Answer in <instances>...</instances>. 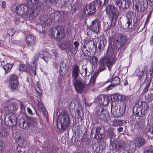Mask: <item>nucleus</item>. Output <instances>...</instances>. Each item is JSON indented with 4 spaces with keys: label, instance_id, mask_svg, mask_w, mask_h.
<instances>
[{
    "label": "nucleus",
    "instance_id": "aec40b11",
    "mask_svg": "<svg viewBox=\"0 0 153 153\" xmlns=\"http://www.w3.org/2000/svg\"><path fill=\"white\" fill-rule=\"evenodd\" d=\"M133 113L136 117L138 116L139 117H142L145 115L142 111L141 107H134L133 109Z\"/></svg>",
    "mask_w": 153,
    "mask_h": 153
},
{
    "label": "nucleus",
    "instance_id": "cd10ccee",
    "mask_svg": "<svg viewBox=\"0 0 153 153\" xmlns=\"http://www.w3.org/2000/svg\"><path fill=\"white\" fill-rule=\"evenodd\" d=\"M18 108V106L16 102H12L8 106L7 108L9 111L11 112L15 111Z\"/></svg>",
    "mask_w": 153,
    "mask_h": 153
},
{
    "label": "nucleus",
    "instance_id": "13d9d810",
    "mask_svg": "<svg viewBox=\"0 0 153 153\" xmlns=\"http://www.w3.org/2000/svg\"><path fill=\"white\" fill-rule=\"evenodd\" d=\"M148 71L147 67L146 66H144L143 67V69L141 71V72L144 73L146 74Z\"/></svg>",
    "mask_w": 153,
    "mask_h": 153
},
{
    "label": "nucleus",
    "instance_id": "8fccbe9b",
    "mask_svg": "<svg viewBox=\"0 0 153 153\" xmlns=\"http://www.w3.org/2000/svg\"><path fill=\"white\" fill-rule=\"evenodd\" d=\"M146 74L144 73L143 72H140L139 76V80L140 81H142L144 79L145 76V74Z\"/></svg>",
    "mask_w": 153,
    "mask_h": 153
},
{
    "label": "nucleus",
    "instance_id": "f03ea898",
    "mask_svg": "<svg viewBox=\"0 0 153 153\" xmlns=\"http://www.w3.org/2000/svg\"><path fill=\"white\" fill-rule=\"evenodd\" d=\"M114 52L113 48H111L110 50L108 48L105 56L99 60V65L97 71L95 72V73L98 74L100 72L104 71L106 68L105 65L109 71H111L113 64L117 60L116 53Z\"/></svg>",
    "mask_w": 153,
    "mask_h": 153
},
{
    "label": "nucleus",
    "instance_id": "9d476101",
    "mask_svg": "<svg viewBox=\"0 0 153 153\" xmlns=\"http://www.w3.org/2000/svg\"><path fill=\"white\" fill-rule=\"evenodd\" d=\"M116 6L120 9H126L129 7L131 4V0H114Z\"/></svg>",
    "mask_w": 153,
    "mask_h": 153
},
{
    "label": "nucleus",
    "instance_id": "e2e57ef3",
    "mask_svg": "<svg viewBox=\"0 0 153 153\" xmlns=\"http://www.w3.org/2000/svg\"><path fill=\"white\" fill-rule=\"evenodd\" d=\"M87 47L85 45V43L83 44V43H82L81 47V50L82 52L84 51V49H85Z\"/></svg>",
    "mask_w": 153,
    "mask_h": 153
},
{
    "label": "nucleus",
    "instance_id": "393cba45",
    "mask_svg": "<svg viewBox=\"0 0 153 153\" xmlns=\"http://www.w3.org/2000/svg\"><path fill=\"white\" fill-rule=\"evenodd\" d=\"M151 82V81L146 82V80H145L141 84L140 87L144 88L143 92L144 93H146L148 91V89L150 86Z\"/></svg>",
    "mask_w": 153,
    "mask_h": 153
},
{
    "label": "nucleus",
    "instance_id": "052dcab7",
    "mask_svg": "<svg viewBox=\"0 0 153 153\" xmlns=\"http://www.w3.org/2000/svg\"><path fill=\"white\" fill-rule=\"evenodd\" d=\"M117 126H122L123 124V121L121 120H118L117 122Z\"/></svg>",
    "mask_w": 153,
    "mask_h": 153
},
{
    "label": "nucleus",
    "instance_id": "2f4dec72",
    "mask_svg": "<svg viewBox=\"0 0 153 153\" xmlns=\"http://www.w3.org/2000/svg\"><path fill=\"white\" fill-rule=\"evenodd\" d=\"M63 14L64 13L63 12H61L59 11H56L55 13H52L51 15H53L55 16H58L57 19H58V21L59 22H60V19L61 20V21L62 22V20L63 18Z\"/></svg>",
    "mask_w": 153,
    "mask_h": 153
},
{
    "label": "nucleus",
    "instance_id": "4d7b16f0",
    "mask_svg": "<svg viewBox=\"0 0 153 153\" xmlns=\"http://www.w3.org/2000/svg\"><path fill=\"white\" fill-rule=\"evenodd\" d=\"M88 44H89V45L90 44H92L94 48H96L97 47V45H95L94 41L90 40L88 41V44H87L88 45Z\"/></svg>",
    "mask_w": 153,
    "mask_h": 153
},
{
    "label": "nucleus",
    "instance_id": "774afa93",
    "mask_svg": "<svg viewBox=\"0 0 153 153\" xmlns=\"http://www.w3.org/2000/svg\"><path fill=\"white\" fill-rule=\"evenodd\" d=\"M150 44L151 46H153V35L150 38Z\"/></svg>",
    "mask_w": 153,
    "mask_h": 153
},
{
    "label": "nucleus",
    "instance_id": "5fc2aeb1",
    "mask_svg": "<svg viewBox=\"0 0 153 153\" xmlns=\"http://www.w3.org/2000/svg\"><path fill=\"white\" fill-rule=\"evenodd\" d=\"M126 24L128 25V26H130L132 23V18H127Z\"/></svg>",
    "mask_w": 153,
    "mask_h": 153
},
{
    "label": "nucleus",
    "instance_id": "6e6552de",
    "mask_svg": "<svg viewBox=\"0 0 153 153\" xmlns=\"http://www.w3.org/2000/svg\"><path fill=\"white\" fill-rule=\"evenodd\" d=\"M146 143L144 138L142 137H138L136 138L133 143L130 144V148L135 150L137 149H140Z\"/></svg>",
    "mask_w": 153,
    "mask_h": 153
},
{
    "label": "nucleus",
    "instance_id": "09e8293b",
    "mask_svg": "<svg viewBox=\"0 0 153 153\" xmlns=\"http://www.w3.org/2000/svg\"><path fill=\"white\" fill-rule=\"evenodd\" d=\"M19 102L21 111L23 113L25 112V109L24 104L21 102L18 101Z\"/></svg>",
    "mask_w": 153,
    "mask_h": 153
},
{
    "label": "nucleus",
    "instance_id": "1a4fd4ad",
    "mask_svg": "<svg viewBox=\"0 0 153 153\" xmlns=\"http://www.w3.org/2000/svg\"><path fill=\"white\" fill-rule=\"evenodd\" d=\"M17 120L18 118L17 115L14 114H11L8 117L5 118L4 119L5 124L8 126H14L17 124Z\"/></svg>",
    "mask_w": 153,
    "mask_h": 153
},
{
    "label": "nucleus",
    "instance_id": "dca6fc26",
    "mask_svg": "<svg viewBox=\"0 0 153 153\" xmlns=\"http://www.w3.org/2000/svg\"><path fill=\"white\" fill-rule=\"evenodd\" d=\"M87 27L92 31L98 33L99 30V22L97 20L95 19L91 22V25L90 26L87 25Z\"/></svg>",
    "mask_w": 153,
    "mask_h": 153
},
{
    "label": "nucleus",
    "instance_id": "69168bd1",
    "mask_svg": "<svg viewBox=\"0 0 153 153\" xmlns=\"http://www.w3.org/2000/svg\"><path fill=\"white\" fill-rule=\"evenodd\" d=\"M43 104L41 102L39 101L38 102V107L42 108H43Z\"/></svg>",
    "mask_w": 153,
    "mask_h": 153
},
{
    "label": "nucleus",
    "instance_id": "a878e982",
    "mask_svg": "<svg viewBox=\"0 0 153 153\" xmlns=\"http://www.w3.org/2000/svg\"><path fill=\"white\" fill-rule=\"evenodd\" d=\"M38 55L39 57L43 59L46 62L48 61V58L50 57L49 53L47 51H41L39 53Z\"/></svg>",
    "mask_w": 153,
    "mask_h": 153
},
{
    "label": "nucleus",
    "instance_id": "79ce46f5",
    "mask_svg": "<svg viewBox=\"0 0 153 153\" xmlns=\"http://www.w3.org/2000/svg\"><path fill=\"white\" fill-rule=\"evenodd\" d=\"M74 45L75 47L74 48H73V49H74V52H75L76 53L78 50V47L79 46V43L78 42L76 41L74 42Z\"/></svg>",
    "mask_w": 153,
    "mask_h": 153
},
{
    "label": "nucleus",
    "instance_id": "49530a36",
    "mask_svg": "<svg viewBox=\"0 0 153 153\" xmlns=\"http://www.w3.org/2000/svg\"><path fill=\"white\" fill-rule=\"evenodd\" d=\"M69 104L70 105L69 108L70 109V111L71 112V110H73L75 108V103L72 102H70Z\"/></svg>",
    "mask_w": 153,
    "mask_h": 153
},
{
    "label": "nucleus",
    "instance_id": "412c9836",
    "mask_svg": "<svg viewBox=\"0 0 153 153\" xmlns=\"http://www.w3.org/2000/svg\"><path fill=\"white\" fill-rule=\"evenodd\" d=\"M34 2L33 3V4H34L33 5V6L32 7L33 9V10H31L29 14V17L31 19H33L34 17H36V15H37V14L36 15H35L34 14V13L35 11L36 10H37L38 9V3L39 1V0H34ZM29 1L30 2H32V0H29Z\"/></svg>",
    "mask_w": 153,
    "mask_h": 153
},
{
    "label": "nucleus",
    "instance_id": "72a5a7b5",
    "mask_svg": "<svg viewBox=\"0 0 153 153\" xmlns=\"http://www.w3.org/2000/svg\"><path fill=\"white\" fill-rule=\"evenodd\" d=\"M42 22L47 26H49L52 23V21L50 19L46 16L42 19Z\"/></svg>",
    "mask_w": 153,
    "mask_h": 153
},
{
    "label": "nucleus",
    "instance_id": "de8ad7c7",
    "mask_svg": "<svg viewBox=\"0 0 153 153\" xmlns=\"http://www.w3.org/2000/svg\"><path fill=\"white\" fill-rule=\"evenodd\" d=\"M113 114L116 117H120L122 115L121 113L119 110H118L116 112H115Z\"/></svg>",
    "mask_w": 153,
    "mask_h": 153
},
{
    "label": "nucleus",
    "instance_id": "680f3d73",
    "mask_svg": "<svg viewBox=\"0 0 153 153\" xmlns=\"http://www.w3.org/2000/svg\"><path fill=\"white\" fill-rule=\"evenodd\" d=\"M123 128L122 127L120 126L117 128V130L118 132L120 133L123 131Z\"/></svg>",
    "mask_w": 153,
    "mask_h": 153
},
{
    "label": "nucleus",
    "instance_id": "5701e85b",
    "mask_svg": "<svg viewBox=\"0 0 153 153\" xmlns=\"http://www.w3.org/2000/svg\"><path fill=\"white\" fill-rule=\"evenodd\" d=\"M145 120L144 119H141L139 120L137 123V129L142 131L144 128L145 126Z\"/></svg>",
    "mask_w": 153,
    "mask_h": 153
},
{
    "label": "nucleus",
    "instance_id": "f3484780",
    "mask_svg": "<svg viewBox=\"0 0 153 153\" xmlns=\"http://www.w3.org/2000/svg\"><path fill=\"white\" fill-rule=\"evenodd\" d=\"M84 10L85 13L88 15L93 14L96 12V7L92 2L86 6V10Z\"/></svg>",
    "mask_w": 153,
    "mask_h": 153
},
{
    "label": "nucleus",
    "instance_id": "0e129e2a",
    "mask_svg": "<svg viewBox=\"0 0 153 153\" xmlns=\"http://www.w3.org/2000/svg\"><path fill=\"white\" fill-rule=\"evenodd\" d=\"M1 7L2 8L4 9L6 7V2L4 1H1Z\"/></svg>",
    "mask_w": 153,
    "mask_h": 153
},
{
    "label": "nucleus",
    "instance_id": "b1692460",
    "mask_svg": "<svg viewBox=\"0 0 153 153\" xmlns=\"http://www.w3.org/2000/svg\"><path fill=\"white\" fill-rule=\"evenodd\" d=\"M107 82H111L115 87L119 85L120 83V79L117 76L112 77L108 79L107 81Z\"/></svg>",
    "mask_w": 153,
    "mask_h": 153
},
{
    "label": "nucleus",
    "instance_id": "c756f323",
    "mask_svg": "<svg viewBox=\"0 0 153 153\" xmlns=\"http://www.w3.org/2000/svg\"><path fill=\"white\" fill-rule=\"evenodd\" d=\"M26 70L25 71L27 72H32V73H33L34 75L36 74V67L35 64H33L32 68L29 65H26Z\"/></svg>",
    "mask_w": 153,
    "mask_h": 153
},
{
    "label": "nucleus",
    "instance_id": "f704fd0d",
    "mask_svg": "<svg viewBox=\"0 0 153 153\" xmlns=\"http://www.w3.org/2000/svg\"><path fill=\"white\" fill-rule=\"evenodd\" d=\"M111 112L112 113V114H114L118 110V105H117L115 102H111Z\"/></svg>",
    "mask_w": 153,
    "mask_h": 153
},
{
    "label": "nucleus",
    "instance_id": "bf43d9fd",
    "mask_svg": "<svg viewBox=\"0 0 153 153\" xmlns=\"http://www.w3.org/2000/svg\"><path fill=\"white\" fill-rule=\"evenodd\" d=\"M148 99L149 101H151L152 100H153V93H151L149 95Z\"/></svg>",
    "mask_w": 153,
    "mask_h": 153
},
{
    "label": "nucleus",
    "instance_id": "7ed1b4c3",
    "mask_svg": "<svg viewBox=\"0 0 153 153\" xmlns=\"http://www.w3.org/2000/svg\"><path fill=\"white\" fill-rule=\"evenodd\" d=\"M105 11L106 14L109 16L111 22L109 27L111 28H113L115 25L119 14L118 9L114 5L111 3L106 4L105 6Z\"/></svg>",
    "mask_w": 153,
    "mask_h": 153
},
{
    "label": "nucleus",
    "instance_id": "864d4df0",
    "mask_svg": "<svg viewBox=\"0 0 153 153\" xmlns=\"http://www.w3.org/2000/svg\"><path fill=\"white\" fill-rule=\"evenodd\" d=\"M26 65H20L19 70L20 71H25L26 69Z\"/></svg>",
    "mask_w": 153,
    "mask_h": 153
},
{
    "label": "nucleus",
    "instance_id": "473e14b6",
    "mask_svg": "<svg viewBox=\"0 0 153 153\" xmlns=\"http://www.w3.org/2000/svg\"><path fill=\"white\" fill-rule=\"evenodd\" d=\"M19 84V82L9 83V86L10 87L11 91H13L15 90H16L18 88Z\"/></svg>",
    "mask_w": 153,
    "mask_h": 153
},
{
    "label": "nucleus",
    "instance_id": "f8f14e48",
    "mask_svg": "<svg viewBox=\"0 0 153 153\" xmlns=\"http://www.w3.org/2000/svg\"><path fill=\"white\" fill-rule=\"evenodd\" d=\"M27 6L25 4H21L19 6L16 4L13 5L12 9L17 14L21 15L24 14V12L27 10Z\"/></svg>",
    "mask_w": 153,
    "mask_h": 153
},
{
    "label": "nucleus",
    "instance_id": "3c124183",
    "mask_svg": "<svg viewBox=\"0 0 153 153\" xmlns=\"http://www.w3.org/2000/svg\"><path fill=\"white\" fill-rule=\"evenodd\" d=\"M7 33L9 36H12L15 33V32L13 29H10L7 31Z\"/></svg>",
    "mask_w": 153,
    "mask_h": 153
},
{
    "label": "nucleus",
    "instance_id": "338daca9",
    "mask_svg": "<svg viewBox=\"0 0 153 153\" xmlns=\"http://www.w3.org/2000/svg\"><path fill=\"white\" fill-rule=\"evenodd\" d=\"M58 57V56L57 53H54L53 55H52V58L54 59H56Z\"/></svg>",
    "mask_w": 153,
    "mask_h": 153
},
{
    "label": "nucleus",
    "instance_id": "4468645a",
    "mask_svg": "<svg viewBox=\"0 0 153 153\" xmlns=\"http://www.w3.org/2000/svg\"><path fill=\"white\" fill-rule=\"evenodd\" d=\"M109 98H111L110 95H99L97 97V99L100 104L103 105H107L110 101Z\"/></svg>",
    "mask_w": 153,
    "mask_h": 153
},
{
    "label": "nucleus",
    "instance_id": "6ab92c4d",
    "mask_svg": "<svg viewBox=\"0 0 153 153\" xmlns=\"http://www.w3.org/2000/svg\"><path fill=\"white\" fill-rule=\"evenodd\" d=\"M95 6L99 10H101L108 3L105 0H94L92 2Z\"/></svg>",
    "mask_w": 153,
    "mask_h": 153
},
{
    "label": "nucleus",
    "instance_id": "37998d69",
    "mask_svg": "<svg viewBox=\"0 0 153 153\" xmlns=\"http://www.w3.org/2000/svg\"><path fill=\"white\" fill-rule=\"evenodd\" d=\"M46 3L50 4H55L57 3V0H45Z\"/></svg>",
    "mask_w": 153,
    "mask_h": 153
},
{
    "label": "nucleus",
    "instance_id": "9b49d317",
    "mask_svg": "<svg viewBox=\"0 0 153 153\" xmlns=\"http://www.w3.org/2000/svg\"><path fill=\"white\" fill-rule=\"evenodd\" d=\"M58 45L61 49H68L71 51L73 49L72 42L69 39L63 40L59 43Z\"/></svg>",
    "mask_w": 153,
    "mask_h": 153
},
{
    "label": "nucleus",
    "instance_id": "ea45409f",
    "mask_svg": "<svg viewBox=\"0 0 153 153\" xmlns=\"http://www.w3.org/2000/svg\"><path fill=\"white\" fill-rule=\"evenodd\" d=\"M101 129L100 126H97L96 127L95 133L94 135V138L95 139H97V137L98 135H99L100 131Z\"/></svg>",
    "mask_w": 153,
    "mask_h": 153
},
{
    "label": "nucleus",
    "instance_id": "e433bc0d",
    "mask_svg": "<svg viewBox=\"0 0 153 153\" xmlns=\"http://www.w3.org/2000/svg\"><path fill=\"white\" fill-rule=\"evenodd\" d=\"M126 146V144L124 143L123 142H122L118 143V147L119 148L120 150H125Z\"/></svg>",
    "mask_w": 153,
    "mask_h": 153
},
{
    "label": "nucleus",
    "instance_id": "c85d7f7f",
    "mask_svg": "<svg viewBox=\"0 0 153 153\" xmlns=\"http://www.w3.org/2000/svg\"><path fill=\"white\" fill-rule=\"evenodd\" d=\"M110 96L111 98V99L109 98L111 102H114L116 103L115 101L117 100H120L121 99V96L117 93H115L112 95H110Z\"/></svg>",
    "mask_w": 153,
    "mask_h": 153
},
{
    "label": "nucleus",
    "instance_id": "423d86ee",
    "mask_svg": "<svg viewBox=\"0 0 153 153\" xmlns=\"http://www.w3.org/2000/svg\"><path fill=\"white\" fill-rule=\"evenodd\" d=\"M38 119L36 117H27L26 120H21L20 122L19 125L20 127L23 129L27 130L28 129L30 126L32 127L36 125Z\"/></svg>",
    "mask_w": 153,
    "mask_h": 153
},
{
    "label": "nucleus",
    "instance_id": "39448f33",
    "mask_svg": "<svg viewBox=\"0 0 153 153\" xmlns=\"http://www.w3.org/2000/svg\"><path fill=\"white\" fill-rule=\"evenodd\" d=\"M71 124L70 116L68 114L65 112L62 114L61 118L57 122L58 128L62 132L68 130Z\"/></svg>",
    "mask_w": 153,
    "mask_h": 153
},
{
    "label": "nucleus",
    "instance_id": "603ef678",
    "mask_svg": "<svg viewBox=\"0 0 153 153\" xmlns=\"http://www.w3.org/2000/svg\"><path fill=\"white\" fill-rule=\"evenodd\" d=\"M115 87V86L111 83V84L109 85L106 88V91H109L111 89H112L114 88Z\"/></svg>",
    "mask_w": 153,
    "mask_h": 153
},
{
    "label": "nucleus",
    "instance_id": "58836bf2",
    "mask_svg": "<svg viewBox=\"0 0 153 153\" xmlns=\"http://www.w3.org/2000/svg\"><path fill=\"white\" fill-rule=\"evenodd\" d=\"M126 105L125 103H123L122 107L120 106L119 110L120 111V113L121 114L122 116H123L125 112L126 109Z\"/></svg>",
    "mask_w": 153,
    "mask_h": 153
},
{
    "label": "nucleus",
    "instance_id": "a19ab883",
    "mask_svg": "<svg viewBox=\"0 0 153 153\" xmlns=\"http://www.w3.org/2000/svg\"><path fill=\"white\" fill-rule=\"evenodd\" d=\"M36 30L38 31L39 32L44 33L45 32V31L43 30L42 25V24H39L37 25L36 27Z\"/></svg>",
    "mask_w": 153,
    "mask_h": 153
},
{
    "label": "nucleus",
    "instance_id": "bb28decb",
    "mask_svg": "<svg viewBox=\"0 0 153 153\" xmlns=\"http://www.w3.org/2000/svg\"><path fill=\"white\" fill-rule=\"evenodd\" d=\"M2 68L5 71V74L10 72L13 66V64L10 63H7L4 65H1Z\"/></svg>",
    "mask_w": 153,
    "mask_h": 153
},
{
    "label": "nucleus",
    "instance_id": "ddd939ff",
    "mask_svg": "<svg viewBox=\"0 0 153 153\" xmlns=\"http://www.w3.org/2000/svg\"><path fill=\"white\" fill-rule=\"evenodd\" d=\"M140 4L136 3L135 4V10L138 12H143L146 10L148 6V1L147 0H143L140 2L139 1Z\"/></svg>",
    "mask_w": 153,
    "mask_h": 153
},
{
    "label": "nucleus",
    "instance_id": "4c0bfd02",
    "mask_svg": "<svg viewBox=\"0 0 153 153\" xmlns=\"http://www.w3.org/2000/svg\"><path fill=\"white\" fill-rule=\"evenodd\" d=\"M25 140L24 138L21 137H19L18 138L17 143L19 145L22 146L25 143Z\"/></svg>",
    "mask_w": 153,
    "mask_h": 153
},
{
    "label": "nucleus",
    "instance_id": "4be33fe9",
    "mask_svg": "<svg viewBox=\"0 0 153 153\" xmlns=\"http://www.w3.org/2000/svg\"><path fill=\"white\" fill-rule=\"evenodd\" d=\"M7 83H12L14 82H18V77L16 74H12L10 75L9 77L6 81Z\"/></svg>",
    "mask_w": 153,
    "mask_h": 153
},
{
    "label": "nucleus",
    "instance_id": "c03bdc74",
    "mask_svg": "<svg viewBox=\"0 0 153 153\" xmlns=\"http://www.w3.org/2000/svg\"><path fill=\"white\" fill-rule=\"evenodd\" d=\"M84 51L82 52L84 56H86L88 57V56H89L88 53H91L90 49H88L86 48L85 49H84Z\"/></svg>",
    "mask_w": 153,
    "mask_h": 153
},
{
    "label": "nucleus",
    "instance_id": "a18cd8bd",
    "mask_svg": "<svg viewBox=\"0 0 153 153\" xmlns=\"http://www.w3.org/2000/svg\"><path fill=\"white\" fill-rule=\"evenodd\" d=\"M126 16L127 18H132V17L134 16V13L132 12H127L126 14Z\"/></svg>",
    "mask_w": 153,
    "mask_h": 153
},
{
    "label": "nucleus",
    "instance_id": "7c9ffc66",
    "mask_svg": "<svg viewBox=\"0 0 153 153\" xmlns=\"http://www.w3.org/2000/svg\"><path fill=\"white\" fill-rule=\"evenodd\" d=\"M88 57H89V58H87V61L91 63H97L98 59L96 56L93 55L91 56V55H89L88 56Z\"/></svg>",
    "mask_w": 153,
    "mask_h": 153
},
{
    "label": "nucleus",
    "instance_id": "0eeeda50",
    "mask_svg": "<svg viewBox=\"0 0 153 153\" xmlns=\"http://www.w3.org/2000/svg\"><path fill=\"white\" fill-rule=\"evenodd\" d=\"M54 29L57 31L56 38L58 40H61L64 39L65 36V34L68 29L65 28V26L59 25L56 26Z\"/></svg>",
    "mask_w": 153,
    "mask_h": 153
},
{
    "label": "nucleus",
    "instance_id": "f257e3e1",
    "mask_svg": "<svg viewBox=\"0 0 153 153\" xmlns=\"http://www.w3.org/2000/svg\"><path fill=\"white\" fill-rule=\"evenodd\" d=\"M80 70L79 65H75L72 67L71 75L72 81L76 90L79 93L82 92L85 88H88V85L90 87L94 86L95 83L96 78L98 74L94 72L91 77L89 83L85 86V82L80 78L77 79L79 76Z\"/></svg>",
    "mask_w": 153,
    "mask_h": 153
},
{
    "label": "nucleus",
    "instance_id": "a211bd4d",
    "mask_svg": "<svg viewBox=\"0 0 153 153\" xmlns=\"http://www.w3.org/2000/svg\"><path fill=\"white\" fill-rule=\"evenodd\" d=\"M36 41L35 37L32 35H28L26 37V41L28 47L33 46L36 44Z\"/></svg>",
    "mask_w": 153,
    "mask_h": 153
},
{
    "label": "nucleus",
    "instance_id": "20e7f679",
    "mask_svg": "<svg viewBox=\"0 0 153 153\" xmlns=\"http://www.w3.org/2000/svg\"><path fill=\"white\" fill-rule=\"evenodd\" d=\"M126 39L127 36L126 35L123 34H118L115 38L114 47H112L110 48H109L110 50L111 48H113L114 50V52L116 53V55L117 51L120 50V52H119V55L123 50V47L126 45Z\"/></svg>",
    "mask_w": 153,
    "mask_h": 153
},
{
    "label": "nucleus",
    "instance_id": "6e6d98bb",
    "mask_svg": "<svg viewBox=\"0 0 153 153\" xmlns=\"http://www.w3.org/2000/svg\"><path fill=\"white\" fill-rule=\"evenodd\" d=\"M143 153H153V147H150L145 151Z\"/></svg>",
    "mask_w": 153,
    "mask_h": 153
},
{
    "label": "nucleus",
    "instance_id": "2eb2a0df",
    "mask_svg": "<svg viewBox=\"0 0 153 153\" xmlns=\"http://www.w3.org/2000/svg\"><path fill=\"white\" fill-rule=\"evenodd\" d=\"M107 113V111L104 109L102 107H100L96 112V114L98 118L104 122L106 120V115Z\"/></svg>",
    "mask_w": 153,
    "mask_h": 153
},
{
    "label": "nucleus",
    "instance_id": "c9c22d12",
    "mask_svg": "<svg viewBox=\"0 0 153 153\" xmlns=\"http://www.w3.org/2000/svg\"><path fill=\"white\" fill-rule=\"evenodd\" d=\"M142 106L141 107L142 110H143V114H145L149 110L148 104L146 102H144L142 103Z\"/></svg>",
    "mask_w": 153,
    "mask_h": 153
}]
</instances>
